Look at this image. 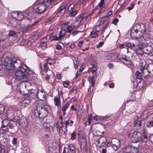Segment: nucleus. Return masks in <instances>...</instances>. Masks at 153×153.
Instances as JSON below:
<instances>
[{
    "label": "nucleus",
    "mask_w": 153,
    "mask_h": 153,
    "mask_svg": "<svg viewBox=\"0 0 153 153\" xmlns=\"http://www.w3.org/2000/svg\"><path fill=\"white\" fill-rule=\"evenodd\" d=\"M135 148L134 147L128 146L125 148L123 151L126 153H131L133 151V150Z\"/></svg>",
    "instance_id": "obj_24"
},
{
    "label": "nucleus",
    "mask_w": 153,
    "mask_h": 153,
    "mask_svg": "<svg viewBox=\"0 0 153 153\" xmlns=\"http://www.w3.org/2000/svg\"><path fill=\"white\" fill-rule=\"evenodd\" d=\"M46 63L47 64H49L50 65L54 64L56 62L55 60L50 58L47 59H46Z\"/></svg>",
    "instance_id": "obj_33"
},
{
    "label": "nucleus",
    "mask_w": 153,
    "mask_h": 153,
    "mask_svg": "<svg viewBox=\"0 0 153 153\" xmlns=\"http://www.w3.org/2000/svg\"><path fill=\"white\" fill-rule=\"evenodd\" d=\"M88 80L89 82L91 84L92 86L93 87L94 86L95 83V81L94 79V76L90 77L88 78Z\"/></svg>",
    "instance_id": "obj_38"
},
{
    "label": "nucleus",
    "mask_w": 153,
    "mask_h": 153,
    "mask_svg": "<svg viewBox=\"0 0 153 153\" xmlns=\"http://www.w3.org/2000/svg\"><path fill=\"white\" fill-rule=\"evenodd\" d=\"M146 125L148 127L151 128L153 126V122L152 120L148 121Z\"/></svg>",
    "instance_id": "obj_44"
},
{
    "label": "nucleus",
    "mask_w": 153,
    "mask_h": 153,
    "mask_svg": "<svg viewBox=\"0 0 153 153\" xmlns=\"http://www.w3.org/2000/svg\"><path fill=\"white\" fill-rule=\"evenodd\" d=\"M82 31H76V30H75L72 33V35L73 36H74L76 35L77 34L81 32Z\"/></svg>",
    "instance_id": "obj_53"
},
{
    "label": "nucleus",
    "mask_w": 153,
    "mask_h": 153,
    "mask_svg": "<svg viewBox=\"0 0 153 153\" xmlns=\"http://www.w3.org/2000/svg\"><path fill=\"white\" fill-rule=\"evenodd\" d=\"M130 36L131 38L135 39V42H138V43L141 44V45L142 43L144 42L146 40H147L149 38L148 33L142 34L137 30H134L133 32H132L130 33Z\"/></svg>",
    "instance_id": "obj_2"
},
{
    "label": "nucleus",
    "mask_w": 153,
    "mask_h": 153,
    "mask_svg": "<svg viewBox=\"0 0 153 153\" xmlns=\"http://www.w3.org/2000/svg\"><path fill=\"white\" fill-rule=\"evenodd\" d=\"M111 146L115 151L117 150L120 146V142L116 138H113L111 140Z\"/></svg>",
    "instance_id": "obj_10"
},
{
    "label": "nucleus",
    "mask_w": 153,
    "mask_h": 153,
    "mask_svg": "<svg viewBox=\"0 0 153 153\" xmlns=\"http://www.w3.org/2000/svg\"><path fill=\"white\" fill-rule=\"evenodd\" d=\"M66 32L65 30L62 29L60 31L59 33V36L58 37V39L60 40L63 37H64Z\"/></svg>",
    "instance_id": "obj_27"
},
{
    "label": "nucleus",
    "mask_w": 153,
    "mask_h": 153,
    "mask_svg": "<svg viewBox=\"0 0 153 153\" xmlns=\"http://www.w3.org/2000/svg\"><path fill=\"white\" fill-rule=\"evenodd\" d=\"M124 0H120L119 1V4L120 5L122 6L123 5L124 3L125 2Z\"/></svg>",
    "instance_id": "obj_57"
},
{
    "label": "nucleus",
    "mask_w": 153,
    "mask_h": 153,
    "mask_svg": "<svg viewBox=\"0 0 153 153\" xmlns=\"http://www.w3.org/2000/svg\"><path fill=\"white\" fill-rule=\"evenodd\" d=\"M44 33V31L43 30H42L38 33L37 36L38 37H40L41 36H42Z\"/></svg>",
    "instance_id": "obj_56"
},
{
    "label": "nucleus",
    "mask_w": 153,
    "mask_h": 153,
    "mask_svg": "<svg viewBox=\"0 0 153 153\" xmlns=\"http://www.w3.org/2000/svg\"><path fill=\"white\" fill-rule=\"evenodd\" d=\"M142 63H140V69L142 73L143 76L146 79H148L150 76L149 75V72L147 68L146 62L144 59L141 60Z\"/></svg>",
    "instance_id": "obj_7"
},
{
    "label": "nucleus",
    "mask_w": 153,
    "mask_h": 153,
    "mask_svg": "<svg viewBox=\"0 0 153 153\" xmlns=\"http://www.w3.org/2000/svg\"><path fill=\"white\" fill-rule=\"evenodd\" d=\"M38 105L37 103H35L33 104L32 110L33 113L36 117H45L47 115V109L41 106H38Z\"/></svg>",
    "instance_id": "obj_1"
},
{
    "label": "nucleus",
    "mask_w": 153,
    "mask_h": 153,
    "mask_svg": "<svg viewBox=\"0 0 153 153\" xmlns=\"http://www.w3.org/2000/svg\"><path fill=\"white\" fill-rule=\"evenodd\" d=\"M87 0H79L77 2L76 6L77 7H82L86 2Z\"/></svg>",
    "instance_id": "obj_22"
},
{
    "label": "nucleus",
    "mask_w": 153,
    "mask_h": 153,
    "mask_svg": "<svg viewBox=\"0 0 153 153\" xmlns=\"http://www.w3.org/2000/svg\"><path fill=\"white\" fill-rule=\"evenodd\" d=\"M47 42V38L46 37H45L41 39L40 45L42 49H45L46 48Z\"/></svg>",
    "instance_id": "obj_21"
},
{
    "label": "nucleus",
    "mask_w": 153,
    "mask_h": 153,
    "mask_svg": "<svg viewBox=\"0 0 153 153\" xmlns=\"http://www.w3.org/2000/svg\"><path fill=\"white\" fill-rule=\"evenodd\" d=\"M27 86H26V87H25L24 86V87L25 88V89L24 90H23L22 89H21L19 91V93L20 94H21L22 95H25L26 94L28 93V89L27 88Z\"/></svg>",
    "instance_id": "obj_37"
},
{
    "label": "nucleus",
    "mask_w": 153,
    "mask_h": 153,
    "mask_svg": "<svg viewBox=\"0 0 153 153\" xmlns=\"http://www.w3.org/2000/svg\"><path fill=\"white\" fill-rule=\"evenodd\" d=\"M138 51H140V52L139 53V54H141L143 52L152 57V58H153V50L151 46H149L143 48V43H142V47L140 49H138Z\"/></svg>",
    "instance_id": "obj_8"
},
{
    "label": "nucleus",
    "mask_w": 153,
    "mask_h": 153,
    "mask_svg": "<svg viewBox=\"0 0 153 153\" xmlns=\"http://www.w3.org/2000/svg\"><path fill=\"white\" fill-rule=\"evenodd\" d=\"M49 38L51 41L59 40L58 39V37H57L56 35L53 33L50 34Z\"/></svg>",
    "instance_id": "obj_28"
},
{
    "label": "nucleus",
    "mask_w": 153,
    "mask_h": 153,
    "mask_svg": "<svg viewBox=\"0 0 153 153\" xmlns=\"http://www.w3.org/2000/svg\"><path fill=\"white\" fill-rule=\"evenodd\" d=\"M118 59L121 60L123 63L127 65H130L131 64V62L127 59L125 55L120 54L118 56L117 60Z\"/></svg>",
    "instance_id": "obj_12"
},
{
    "label": "nucleus",
    "mask_w": 153,
    "mask_h": 153,
    "mask_svg": "<svg viewBox=\"0 0 153 153\" xmlns=\"http://www.w3.org/2000/svg\"><path fill=\"white\" fill-rule=\"evenodd\" d=\"M12 59L13 65H14V69H19L22 65V62L21 60L19 59H17L15 58Z\"/></svg>",
    "instance_id": "obj_13"
},
{
    "label": "nucleus",
    "mask_w": 153,
    "mask_h": 153,
    "mask_svg": "<svg viewBox=\"0 0 153 153\" xmlns=\"http://www.w3.org/2000/svg\"><path fill=\"white\" fill-rule=\"evenodd\" d=\"M44 71L45 72H47L48 71L49 67L48 66V64L46 63H45L44 65Z\"/></svg>",
    "instance_id": "obj_46"
},
{
    "label": "nucleus",
    "mask_w": 153,
    "mask_h": 153,
    "mask_svg": "<svg viewBox=\"0 0 153 153\" xmlns=\"http://www.w3.org/2000/svg\"><path fill=\"white\" fill-rule=\"evenodd\" d=\"M77 13V11L75 9H73L72 11L69 12L70 16L73 17Z\"/></svg>",
    "instance_id": "obj_40"
},
{
    "label": "nucleus",
    "mask_w": 153,
    "mask_h": 153,
    "mask_svg": "<svg viewBox=\"0 0 153 153\" xmlns=\"http://www.w3.org/2000/svg\"><path fill=\"white\" fill-rule=\"evenodd\" d=\"M78 135L79 137L82 139H83L84 137V133L82 131H79L78 132Z\"/></svg>",
    "instance_id": "obj_45"
},
{
    "label": "nucleus",
    "mask_w": 153,
    "mask_h": 153,
    "mask_svg": "<svg viewBox=\"0 0 153 153\" xmlns=\"http://www.w3.org/2000/svg\"><path fill=\"white\" fill-rule=\"evenodd\" d=\"M50 79V76L49 75L47 74L46 75V76L45 77V79L46 81H48Z\"/></svg>",
    "instance_id": "obj_63"
},
{
    "label": "nucleus",
    "mask_w": 153,
    "mask_h": 153,
    "mask_svg": "<svg viewBox=\"0 0 153 153\" xmlns=\"http://www.w3.org/2000/svg\"><path fill=\"white\" fill-rule=\"evenodd\" d=\"M14 111L11 110V108L7 112V116L9 119H12L14 117Z\"/></svg>",
    "instance_id": "obj_25"
},
{
    "label": "nucleus",
    "mask_w": 153,
    "mask_h": 153,
    "mask_svg": "<svg viewBox=\"0 0 153 153\" xmlns=\"http://www.w3.org/2000/svg\"><path fill=\"white\" fill-rule=\"evenodd\" d=\"M31 27L29 26V25L23 28L22 31L24 32L27 31L29 28Z\"/></svg>",
    "instance_id": "obj_52"
},
{
    "label": "nucleus",
    "mask_w": 153,
    "mask_h": 153,
    "mask_svg": "<svg viewBox=\"0 0 153 153\" xmlns=\"http://www.w3.org/2000/svg\"><path fill=\"white\" fill-rule=\"evenodd\" d=\"M5 150L2 145H0V153H4Z\"/></svg>",
    "instance_id": "obj_50"
},
{
    "label": "nucleus",
    "mask_w": 153,
    "mask_h": 153,
    "mask_svg": "<svg viewBox=\"0 0 153 153\" xmlns=\"http://www.w3.org/2000/svg\"><path fill=\"white\" fill-rule=\"evenodd\" d=\"M76 136V134L75 133V132L74 131L73 133H72L71 134V139L72 140H74V138Z\"/></svg>",
    "instance_id": "obj_54"
},
{
    "label": "nucleus",
    "mask_w": 153,
    "mask_h": 153,
    "mask_svg": "<svg viewBox=\"0 0 153 153\" xmlns=\"http://www.w3.org/2000/svg\"><path fill=\"white\" fill-rule=\"evenodd\" d=\"M92 117L91 114H89L88 116V117L87 120L86 122V124H88V125H90L91 123V120L92 119Z\"/></svg>",
    "instance_id": "obj_41"
},
{
    "label": "nucleus",
    "mask_w": 153,
    "mask_h": 153,
    "mask_svg": "<svg viewBox=\"0 0 153 153\" xmlns=\"http://www.w3.org/2000/svg\"><path fill=\"white\" fill-rule=\"evenodd\" d=\"M111 114H107L106 116H104L102 117V119H106L108 118L109 117H110L111 116Z\"/></svg>",
    "instance_id": "obj_62"
},
{
    "label": "nucleus",
    "mask_w": 153,
    "mask_h": 153,
    "mask_svg": "<svg viewBox=\"0 0 153 153\" xmlns=\"http://www.w3.org/2000/svg\"><path fill=\"white\" fill-rule=\"evenodd\" d=\"M105 0H101L97 5L99 7L102 9L99 12V13H103L105 10V8L104 6Z\"/></svg>",
    "instance_id": "obj_19"
},
{
    "label": "nucleus",
    "mask_w": 153,
    "mask_h": 153,
    "mask_svg": "<svg viewBox=\"0 0 153 153\" xmlns=\"http://www.w3.org/2000/svg\"><path fill=\"white\" fill-rule=\"evenodd\" d=\"M108 19V17L107 16H105V17L102 18L101 20L100 24L102 25H105L106 24H107V25L108 23L107 21Z\"/></svg>",
    "instance_id": "obj_32"
},
{
    "label": "nucleus",
    "mask_w": 153,
    "mask_h": 153,
    "mask_svg": "<svg viewBox=\"0 0 153 153\" xmlns=\"http://www.w3.org/2000/svg\"><path fill=\"white\" fill-rule=\"evenodd\" d=\"M14 14H13V16H14V18L17 20H20L24 18V16L21 12L18 11H16L14 12Z\"/></svg>",
    "instance_id": "obj_16"
},
{
    "label": "nucleus",
    "mask_w": 153,
    "mask_h": 153,
    "mask_svg": "<svg viewBox=\"0 0 153 153\" xmlns=\"http://www.w3.org/2000/svg\"><path fill=\"white\" fill-rule=\"evenodd\" d=\"M83 69H82V70L80 71H77V72L76 73V78H77L78 76H79L80 74H81V72L82 71Z\"/></svg>",
    "instance_id": "obj_61"
},
{
    "label": "nucleus",
    "mask_w": 153,
    "mask_h": 153,
    "mask_svg": "<svg viewBox=\"0 0 153 153\" xmlns=\"http://www.w3.org/2000/svg\"><path fill=\"white\" fill-rule=\"evenodd\" d=\"M44 126L45 130L47 131H49L53 130V127L50 126L49 123H44Z\"/></svg>",
    "instance_id": "obj_23"
},
{
    "label": "nucleus",
    "mask_w": 153,
    "mask_h": 153,
    "mask_svg": "<svg viewBox=\"0 0 153 153\" xmlns=\"http://www.w3.org/2000/svg\"><path fill=\"white\" fill-rule=\"evenodd\" d=\"M28 92L30 93V94H33L34 95H37L39 93V91L37 88L35 89H30L27 90Z\"/></svg>",
    "instance_id": "obj_30"
},
{
    "label": "nucleus",
    "mask_w": 153,
    "mask_h": 153,
    "mask_svg": "<svg viewBox=\"0 0 153 153\" xmlns=\"http://www.w3.org/2000/svg\"><path fill=\"white\" fill-rule=\"evenodd\" d=\"M12 143L14 145H16L17 144V138H14L13 139Z\"/></svg>",
    "instance_id": "obj_64"
},
{
    "label": "nucleus",
    "mask_w": 153,
    "mask_h": 153,
    "mask_svg": "<svg viewBox=\"0 0 153 153\" xmlns=\"http://www.w3.org/2000/svg\"><path fill=\"white\" fill-rule=\"evenodd\" d=\"M29 68L26 65L24 64L22 65V66L19 69L23 71L24 72L25 71L27 72V69Z\"/></svg>",
    "instance_id": "obj_36"
},
{
    "label": "nucleus",
    "mask_w": 153,
    "mask_h": 153,
    "mask_svg": "<svg viewBox=\"0 0 153 153\" xmlns=\"http://www.w3.org/2000/svg\"><path fill=\"white\" fill-rule=\"evenodd\" d=\"M119 19L116 18L114 19L112 22V23L116 25L117 24V23L118 22Z\"/></svg>",
    "instance_id": "obj_58"
},
{
    "label": "nucleus",
    "mask_w": 153,
    "mask_h": 153,
    "mask_svg": "<svg viewBox=\"0 0 153 153\" xmlns=\"http://www.w3.org/2000/svg\"><path fill=\"white\" fill-rule=\"evenodd\" d=\"M26 72L29 75H33L34 74L33 71L31 70L30 68L27 69V71Z\"/></svg>",
    "instance_id": "obj_51"
},
{
    "label": "nucleus",
    "mask_w": 153,
    "mask_h": 153,
    "mask_svg": "<svg viewBox=\"0 0 153 153\" xmlns=\"http://www.w3.org/2000/svg\"><path fill=\"white\" fill-rule=\"evenodd\" d=\"M68 149L72 153H75V148L74 146L71 144L68 146Z\"/></svg>",
    "instance_id": "obj_34"
},
{
    "label": "nucleus",
    "mask_w": 153,
    "mask_h": 153,
    "mask_svg": "<svg viewBox=\"0 0 153 153\" xmlns=\"http://www.w3.org/2000/svg\"><path fill=\"white\" fill-rule=\"evenodd\" d=\"M15 75V78L18 81L22 82H26V84L25 85V88L26 87L27 85L29 86L30 85V83L27 82L29 80L28 76L25 74L23 71L19 69H18L16 71Z\"/></svg>",
    "instance_id": "obj_5"
},
{
    "label": "nucleus",
    "mask_w": 153,
    "mask_h": 153,
    "mask_svg": "<svg viewBox=\"0 0 153 153\" xmlns=\"http://www.w3.org/2000/svg\"><path fill=\"white\" fill-rule=\"evenodd\" d=\"M79 27L78 25L76 23L72 24L66 28L65 31L66 33H71L74 29L77 30Z\"/></svg>",
    "instance_id": "obj_15"
},
{
    "label": "nucleus",
    "mask_w": 153,
    "mask_h": 153,
    "mask_svg": "<svg viewBox=\"0 0 153 153\" xmlns=\"http://www.w3.org/2000/svg\"><path fill=\"white\" fill-rule=\"evenodd\" d=\"M49 5L48 0H41L40 3L34 7V9L37 13H42L46 10V7Z\"/></svg>",
    "instance_id": "obj_6"
},
{
    "label": "nucleus",
    "mask_w": 153,
    "mask_h": 153,
    "mask_svg": "<svg viewBox=\"0 0 153 153\" xmlns=\"http://www.w3.org/2000/svg\"><path fill=\"white\" fill-rule=\"evenodd\" d=\"M16 33L14 30H10L8 34L9 36H13L16 34Z\"/></svg>",
    "instance_id": "obj_43"
},
{
    "label": "nucleus",
    "mask_w": 153,
    "mask_h": 153,
    "mask_svg": "<svg viewBox=\"0 0 153 153\" xmlns=\"http://www.w3.org/2000/svg\"><path fill=\"white\" fill-rule=\"evenodd\" d=\"M106 139L105 137H100L97 141V143H100L102 145L105 144L106 142Z\"/></svg>",
    "instance_id": "obj_26"
},
{
    "label": "nucleus",
    "mask_w": 153,
    "mask_h": 153,
    "mask_svg": "<svg viewBox=\"0 0 153 153\" xmlns=\"http://www.w3.org/2000/svg\"><path fill=\"white\" fill-rule=\"evenodd\" d=\"M134 4H132L131 6H129L128 7V8L129 11L132 10L134 7Z\"/></svg>",
    "instance_id": "obj_60"
},
{
    "label": "nucleus",
    "mask_w": 153,
    "mask_h": 153,
    "mask_svg": "<svg viewBox=\"0 0 153 153\" xmlns=\"http://www.w3.org/2000/svg\"><path fill=\"white\" fill-rule=\"evenodd\" d=\"M149 136V134L146 132L145 129H143L141 132L138 131L136 132L134 138L132 141L134 143L138 142L140 141L146 142L148 140Z\"/></svg>",
    "instance_id": "obj_4"
},
{
    "label": "nucleus",
    "mask_w": 153,
    "mask_h": 153,
    "mask_svg": "<svg viewBox=\"0 0 153 153\" xmlns=\"http://www.w3.org/2000/svg\"><path fill=\"white\" fill-rule=\"evenodd\" d=\"M69 84V82L68 81H65L63 82V84L65 88H67Z\"/></svg>",
    "instance_id": "obj_49"
},
{
    "label": "nucleus",
    "mask_w": 153,
    "mask_h": 153,
    "mask_svg": "<svg viewBox=\"0 0 153 153\" xmlns=\"http://www.w3.org/2000/svg\"><path fill=\"white\" fill-rule=\"evenodd\" d=\"M0 62L4 65L5 68L9 71L13 72L15 70L12 58L7 56L6 54L3 55L0 58Z\"/></svg>",
    "instance_id": "obj_3"
},
{
    "label": "nucleus",
    "mask_w": 153,
    "mask_h": 153,
    "mask_svg": "<svg viewBox=\"0 0 153 153\" xmlns=\"http://www.w3.org/2000/svg\"><path fill=\"white\" fill-rule=\"evenodd\" d=\"M66 10V7H60L58 10V13L60 14L61 15H63L64 14Z\"/></svg>",
    "instance_id": "obj_29"
},
{
    "label": "nucleus",
    "mask_w": 153,
    "mask_h": 153,
    "mask_svg": "<svg viewBox=\"0 0 153 153\" xmlns=\"http://www.w3.org/2000/svg\"><path fill=\"white\" fill-rule=\"evenodd\" d=\"M54 103L55 106L59 107L61 106L60 98L59 95L57 97H55L53 99Z\"/></svg>",
    "instance_id": "obj_18"
},
{
    "label": "nucleus",
    "mask_w": 153,
    "mask_h": 153,
    "mask_svg": "<svg viewBox=\"0 0 153 153\" xmlns=\"http://www.w3.org/2000/svg\"><path fill=\"white\" fill-rule=\"evenodd\" d=\"M69 105L70 103L69 102H68L66 103H65L64 101L63 102L62 110L63 112L64 115H65L66 111L69 107Z\"/></svg>",
    "instance_id": "obj_17"
},
{
    "label": "nucleus",
    "mask_w": 153,
    "mask_h": 153,
    "mask_svg": "<svg viewBox=\"0 0 153 153\" xmlns=\"http://www.w3.org/2000/svg\"><path fill=\"white\" fill-rule=\"evenodd\" d=\"M91 70V72L93 75L94 74H96L97 68V63L96 62H95V63L93 64Z\"/></svg>",
    "instance_id": "obj_31"
},
{
    "label": "nucleus",
    "mask_w": 153,
    "mask_h": 153,
    "mask_svg": "<svg viewBox=\"0 0 153 153\" xmlns=\"http://www.w3.org/2000/svg\"><path fill=\"white\" fill-rule=\"evenodd\" d=\"M135 75L137 76V77L139 79H140L142 78L141 74L140 73L137 71H136Z\"/></svg>",
    "instance_id": "obj_47"
},
{
    "label": "nucleus",
    "mask_w": 153,
    "mask_h": 153,
    "mask_svg": "<svg viewBox=\"0 0 153 153\" xmlns=\"http://www.w3.org/2000/svg\"><path fill=\"white\" fill-rule=\"evenodd\" d=\"M125 47L127 48H131L137 53V51L142 47V45L141 43H138V42H134L132 43H128L126 44Z\"/></svg>",
    "instance_id": "obj_9"
},
{
    "label": "nucleus",
    "mask_w": 153,
    "mask_h": 153,
    "mask_svg": "<svg viewBox=\"0 0 153 153\" xmlns=\"http://www.w3.org/2000/svg\"><path fill=\"white\" fill-rule=\"evenodd\" d=\"M107 27V24H106L105 25H101L100 24L99 25H96L93 29L97 32L101 31V34H103L105 32V30L106 29Z\"/></svg>",
    "instance_id": "obj_11"
},
{
    "label": "nucleus",
    "mask_w": 153,
    "mask_h": 153,
    "mask_svg": "<svg viewBox=\"0 0 153 153\" xmlns=\"http://www.w3.org/2000/svg\"><path fill=\"white\" fill-rule=\"evenodd\" d=\"M30 100H25L23 101V105L25 107L27 106L30 103Z\"/></svg>",
    "instance_id": "obj_42"
},
{
    "label": "nucleus",
    "mask_w": 153,
    "mask_h": 153,
    "mask_svg": "<svg viewBox=\"0 0 153 153\" xmlns=\"http://www.w3.org/2000/svg\"><path fill=\"white\" fill-rule=\"evenodd\" d=\"M74 5L73 4H71L70 5L69 7H68V11L70 12L71 11H72V10H73V9H74Z\"/></svg>",
    "instance_id": "obj_48"
},
{
    "label": "nucleus",
    "mask_w": 153,
    "mask_h": 153,
    "mask_svg": "<svg viewBox=\"0 0 153 153\" xmlns=\"http://www.w3.org/2000/svg\"><path fill=\"white\" fill-rule=\"evenodd\" d=\"M62 130L64 134L67 131V126H66L62 125L59 128V131Z\"/></svg>",
    "instance_id": "obj_39"
},
{
    "label": "nucleus",
    "mask_w": 153,
    "mask_h": 153,
    "mask_svg": "<svg viewBox=\"0 0 153 153\" xmlns=\"http://www.w3.org/2000/svg\"><path fill=\"white\" fill-rule=\"evenodd\" d=\"M141 118L138 117H135L134 118V125L137 129L139 130L141 126Z\"/></svg>",
    "instance_id": "obj_14"
},
{
    "label": "nucleus",
    "mask_w": 153,
    "mask_h": 153,
    "mask_svg": "<svg viewBox=\"0 0 153 153\" xmlns=\"http://www.w3.org/2000/svg\"><path fill=\"white\" fill-rule=\"evenodd\" d=\"M103 44H104L103 42H100L98 44L96 45V47L97 48H99L100 47H102Z\"/></svg>",
    "instance_id": "obj_55"
},
{
    "label": "nucleus",
    "mask_w": 153,
    "mask_h": 153,
    "mask_svg": "<svg viewBox=\"0 0 153 153\" xmlns=\"http://www.w3.org/2000/svg\"><path fill=\"white\" fill-rule=\"evenodd\" d=\"M118 58V55L115 53H111L109 54L107 56V59L109 60L114 61Z\"/></svg>",
    "instance_id": "obj_20"
},
{
    "label": "nucleus",
    "mask_w": 153,
    "mask_h": 153,
    "mask_svg": "<svg viewBox=\"0 0 153 153\" xmlns=\"http://www.w3.org/2000/svg\"><path fill=\"white\" fill-rule=\"evenodd\" d=\"M84 41H82L79 42L78 44V47H81L84 44Z\"/></svg>",
    "instance_id": "obj_59"
},
{
    "label": "nucleus",
    "mask_w": 153,
    "mask_h": 153,
    "mask_svg": "<svg viewBox=\"0 0 153 153\" xmlns=\"http://www.w3.org/2000/svg\"><path fill=\"white\" fill-rule=\"evenodd\" d=\"M95 30L93 29V30L91 32L90 36L92 38H95L97 36L98 34Z\"/></svg>",
    "instance_id": "obj_35"
}]
</instances>
